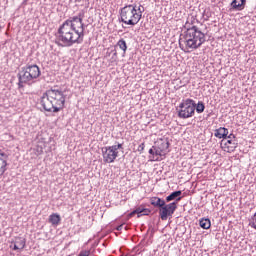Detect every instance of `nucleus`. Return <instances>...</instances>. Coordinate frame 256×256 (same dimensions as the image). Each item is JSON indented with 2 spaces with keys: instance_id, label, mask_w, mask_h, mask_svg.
<instances>
[{
  "instance_id": "obj_20",
  "label": "nucleus",
  "mask_w": 256,
  "mask_h": 256,
  "mask_svg": "<svg viewBox=\"0 0 256 256\" xmlns=\"http://www.w3.org/2000/svg\"><path fill=\"white\" fill-rule=\"evenodd\" d=\"M195 109L196 113H203L205 111V103L203 101H198V103H195Z\"/></svg>"
},
{
  "instance_id": "obj_24",
  "label": "nucleus",
  "mask_w": 256,
  "mask_h": 256,
  "mask_svg": "<svg viewBox=\"0 0 256 256\" xmlns=\"http://www.w3.org/2000/svg\"><path fill=\"white\" fill-rule=\"evenodd\" d=\"M128 227H129L128 225L121 224L117 227V231H123V229H125V231H127Z\"/></svg>"
},
{
  "instance_id": "obj_19",
  "label": "nucleus",
  "mask_w": 256,
  "mask_h": 256,
  "mask_svg": "<svg viewBox=\"0 0 256 256\" xmlns=\"http://www.w3.org/2000/svg\"><path fill=\"white\" fill-rule=\"evenodd\" d=\"M199 225L202 229H211V220L209 218H202L199 220Z\"/></svg>"
},
{
  "instance_id": "obj_18",
  "label": "nucleus",
  "mask_w": 256,
  "mask_h": 256,
  "mask_svg": "<svg viewBox=\"0 0 256 256\" xmlns=\"http://www.w3.org/2000/svg\"><path fill=\"white\" fill-rule=\"evenodd\" d=\"M126 9H127V6L121 9L119 21H121L122 23H125L126 25H129V19L127 17Z\"/></svg>"
},
{
  "instance_id": "obj_16",
  "label": "nucleus",
  "mask_w": 256,
  "mask_h": 256,
  "mask_svg": "<svg viewBox=\"0 0 256 256\" xmlns=\"http://www.w3.org/2000/svg\"><path fill=\"white\" fill-rule=\"evenodd\" d=\"M165 203H166V200L161 199L159 197H152V198H150V204L153 207H156L157 209L162 208L165 205Z\"/></svg>"
},
{
  "instance_id": "obj_15",
  "label": "nucleus",
  "mask_w": 256,
  "mask_h": 256,
  "mask_svg": "<svg viewBox=\"0 0 256 256\" xmlns=\"http://www.w3.org/2000/svg\"><path fill=\"white\" fill-rule=\"evenodd\" d=\"M228 135L229 130L225 127H220L214 131V137H217V139H227Z\"/></svg>"
},
{
  "instance_id": "obj_7",
  "label": "nucleus",
  "mask_w": 256,
  "mask_h": 256,
  "mask_svg": "<svg viewBox=\"0 0 256 256\" xmlns=\"http://www.w3.org/2000/svg\"><path fill=\"white\" fill-rule=\"evenodd\" d=\"M123 152V144H117L110 147L102 148V156L104 163H114L119 157V153Z\"/></svg>"
},
{
  "instance_id": "obj_25",
  "label": "nucleus",
  "mask_w": 256,
  "mask_h": 256,
  "mask_svg": "<svg viewBox=\"0 0 256 256\" xmlns=\"http://www.w3.org/2000/svg\"><path fill=\"white\" fill-rule=\"evenodd\" d=\"M145 149V143H141L139 146H138V151L141 153L143 152Z\"/></svg>"
},
{
  "instance_id": "obj_11",
  "label": "nucleus",
  "mask_w": 256,
  "mask_h": 256,
  "mask_svg": "<svg viewBox=\"0 0 256 256\" xmlns=\"http://www.w3.org/2000/svg\"><path fill=\"white\" fill-rule=\"evenodd\" d=\"M7 161H9V155L3 150H0V177H3L5 171H7Z\"/></svg>"
},
{
  "instance_id": "obj_14",
  "label": "nucleus",
  "mask_w": 256,
  "mask_h": 256,
  "mask_svg": "<svg viewBox=\"0 0 256 256\" xmlns=\"http://www.w3.org/2000/svg\"><path fill=\"white\" fill-rule=\"evenodd\" d=\"M181 195H183V192L181 190H176L172 192L170 195L166 197V203H171V201H176L177 203L181 201L182 199Z\"/></svg>"
},
{
  "instance_id": "obj_28",
  "label": "nucleus",
  "mask_w": 256,
  "mask_h": 256,
  "mask_svg": "<svg viewBox=\"0 0 256 256\" xmlns=\"http://www.w3.org/2000/svg\"><path fill=\"white\" fill-rule=\"evenodd\" d=\"M23 5H27V0H24V1H23Z\"/></svg>"
},
{
  "instance_id": "obj_21",
  "label": "nucleus",
  "mask_w": 256,
  "mask_h": 256,
  "mask_svg": "<svg viewBox=\"0 0 256 256\" xmlns=\"http://www.w3.org/2000/svg\"><path fill=\"white\" fill-rule=\"evenodd\" d=\"M15 243L18 245L20 251L23 250V248L25 247L27 240L25 238H17L15 240Z\"/></svg>"
},
{
  "instance_id": "obj_22",
  "label": "nucleus",
  "mask_w": 256,
  "mask_h": 256,
  "mask_svg": "<svg viewBox=\"0 0 256 256\" xmlns=\"http://www.w3.org/2000/svg\"><path fill=\"white\" fill-rule=\"evenodd\" d=\"M118 46L120 47V49H122V51H127V42H125V40H119Z\"/></svg>"
},
{
  "instance_id": "obj_10",
  "label": "nucleus",
  "mask_w": 256,
  "mask_h": 256,
  "mask_svg": "<svg viewBox=\"0 0 256 256\" xmlns=\"http://www.w3.org/2000/svg\"><path fill=\"white\" fill-rule=\"evenodd\" d=\"M141 8L137 6L133 7L131 10V17L129 19V25H137V23H139V21H141Z\"/></svg>"
},
{
  "instance_id": "obj_8",
  "label": "nucleus",
  "mask_w": 256,
  "mask_h": 256,
  "mask_svg": "<svg viewBox=\"0 0 256 256\" xmlns=\"http://www.w3.org/2000/svg\"><path fill=\"white\" fill-rule=\"evenodd\" d=\"M177 211V202H167L159 209V217L162 221H167L169 217H173V214Z\"/></svg>"
},
{
  "instance_id": "obj_1",
  "label": "nucleus",
  "mask_w": 256,
  "mask_h": 256,
  "mask_svg": "<svg viewBox=\"0 0 256 256\" xmlns=\"http://www.w3.org/2000/svg\"><path fill=\"white\" fill-rule=\"evenodd\" d=\"M85 13L80 12L76 16H72L58 28L56 35V44L58 47H73V45H81L85 40V23H83Z\"/></svg>"
},
{
  "instance_id": "obj_26",
  "label": "nucleus",
  "mask_w": 256,
  "mask_h": 256,
  "mask_svg": "<svg viewBox=\"0 0 256 256\" xmlns=\"http://www.w3.org/2000/svg\"><path fill=\"white\" fill-rule=\"evenodd\" d=\"M13 251H21V249L18 247V245L16 244V242L14 243V246H13Z\"/></svg>"
},
{
  "instance_id": "obj_6",
  "label": "nucleus",
  "mask_w": 256,
  "mask_h": 256,
  "mask_svg": "<svg viewBox=\"0 0 256 256\" xmlns=\"http://www.w3.org/2000/svg\"><path fill=\"white\" fill-rule=\"evenodd\" d=\"M195 100L187 98L178 106V117L180 119H189L195 115Z\"/></svg>"
},
{
  "instance_id": "obj_5",
  "label": "nucleus",
  "mask_w": 256,
  "mask_h": 256,
  "mask_svg": "<svg viewBox=\"0 0 256 256\" xmlns=\"http://www.w3.org/2000/svg\"><path fill=\"white\" fill-rule=\"evenodd\" d=\"M169 145V140L167 139H159L156 141L148 151L149 155H151L150 159H152V161H159V157H165V155L169 153Z\"/></svg>"
},
{
  "instance_id": "obj_13",
  "label": "nucleus",
  "mask_w": 256,
  "mask_h": 256,
  "mask_svg": "<svg viewBox=\"0 0 256 256\" xmlns=\"http://www.w3.org/2000/svg\"><path fill=\"white\" fill-rule=\"evenodd\" d=\"M247 5V0H232L230 3V11H243Z\"/></svg>"
},
{
  "instance_id": "obj_23",
  "label": "nucleus",
  "mask_w": 256,
  "mask_h": 256,
  "mask_svg": "<svg viewBox=\"0 0 256 256\" xmlns=\"http://www.w3.org/2000/svg\"><path fill=\"white\" fill-rule=\"evenodd\" d=\"M116 61H117V52H112L110 63H115Z\"/></svg>"
},
{
  "instance_id": "obj_2",
  "label": "nucleus",
  "mask_w": 256,
  "mask_h": 256,
  "mask_svg": "<svg viewBox=\"0 0 256 256\" xmlns=\"http://www.w3.org/2000/svg\"><path fill=\"white\" fill-rule=\"evenodd\" d=\"M206 35L199 27L192 25L186 28V31L179 39V47L184 53H191V51L199 49L207 41Z\"/></svg>"
},
{
  "instance_id": "obj_27",
  "label": "nucleus",
  "mask_w": 256,
  "mask_h": 256,
  "mask_svg": "<svg viewBox=\"0 0 256 256\" xmlns=\"http://www.w3.org/2000/svg\"><path fill=\"white\" fill-rule=\"evenodd\" d=\"M120 256H129V253L122 252Z\"/></svg>"
},
{
  "instance_id": "obj_17",
  "label": "nucleus",
  "mask_w": 256,
  "mask_h": 256,
  "mask_svg": "<svg viewBox=\"0 0 256 256\" xmlns=\"http://www.w3.org/2000/svg\"><path fill=\"white\" fill-rule=\"evenodd\" d=\"M48 221L49 223H51V225L57 227V225L61 223V216L57 213H53L52 215L49 216Z\"/></svg>"
},
{
  "instance_id": "obj_3",
  "label": "nucleus",
  "mask_w": 256,
  "mask_h": 256,
  "mask_svg": "<svg viewBox=\"0 0 256 256\" xmlns=\"http://www.w3.org/2000/svg\"><path fill=\"white\" fill-rule=\"evenodd\" d=\"M66 97L61 89L51 88L40 97V105L47 113H59L65 108Z\"/></svg>"
},
{
  "instance_id": "obj_4",
  "label": "nucleus",
  "mask_w": 256,
  "mask_h": 256,
  "mask_svg": "<svg viewBox=\"0 0 256 256\" xmlns=\"http://www.w3.org/2000/svg\"><path fill=\"white\" fill-rule=\"evenodd\" d=\"M41 76V69L37 64L26 65L22 67L21 71L17 74L18 77V89H23L27 83L33 81V79H38Z\"/></svg>"
},
{
  "instance_id": "obj_9",
  "label": "nucleus",
  "mask_w": 256,
  "mask_h": 256,
  "mask_svg": "<svg viewBox=\"0 0 256 256\" xmlns=\"http://www.w3.org/2000/svg\"><path fill=\"white\" fill-rule=\"evenodd\" d=\"M227 141L222 140V143H224V147H227L226 150L227 153H231L233 151H235V149H237V146L239 145V143L237 142V139L235 138L234 134H230L226 137Z\"/></svg>"
},
{
  "instance_id": "obj_12",
  "label": "nucleus",
  "mask_w": 256,
  "mask_h": 256,
  "mask_svg": "<svg viewBox=\"0 0 256 256\" xmlns=\"http://www.w3.org/2000/svg\"><path fill=\"white\" fill-rule=\"evenodd\" d=\"M151 213V210L148 208H145V206L140 205L136 207L132 212L129 213V217H133V215H137V217H143L145 215H149Z\"/></svg>"
}]
</instances>
